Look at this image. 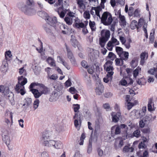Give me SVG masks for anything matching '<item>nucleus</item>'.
<instances>
[{"label": "nucleus", "instance_id": "f257e3e1", "mask_svg": "<svg viewBox=\"0 0 157 157\" xmlns=\"http://www.w3.org/2000/svg\"><path fill=\"white\" fill-rule=\"evenodd\" d=\"M34 2L33 0H27L26 5L21 7V10L24 13L28 15H33L35 14L36 11L34 6Z\"/></svg>", "mask_w": 157, "mask_h": 157}, {"label": "nucleus", "instance_id": "f03ea898", "mask_svg": "<svg viewBox=\"0 0 157 157\" xmlns=\"http://www.w3.org/2000/svg\"><path fill=\"white\" fill-rule=\"evenodd\" d=\"M100 19L101 23L105 25H109L113 20L111 14L108 12H104Z\"/></svg>", "mask_w": 157, "mask_h": 157}, {"label": "nucleus", "instance_id": "7ed1b4c3", "mask_svg": "<svg viewBox=\"0 0 157 157\" xmlns=\"http://www.w3.org/2000/svg\"><path fill=\"white\" fill-rule=\"evenodd\" d=\"M101 34L102 37L100 39L99 43L101 46L103 47L104 46V43L109 40L110 34V31L108 30H102Z\"/></svg>", "mask_w": 157, "mask_h": 157}, {"label": "nucleus", "instance_id": "20e7f679", "mask_svg": "<svg viewBox=\"0 0 157 157\" xmlns=\"http://www.w3.org/2000/svg\"><path fill=\"white\" fill-rule=\"evenodd\" d=\"M116 51L119 57H124V60L127 61L128 58L129 53L128 52L123 51V49L120 47H116Z\"/></svg>", "mask_w": 157, "mask_h": 157}, {"label": "nucleus", "instance_id": "39448f33", "mask_svg": "<svg viewBox=\"0 0 157 157\" xmlns=\"http://www.w3.org/2000/svg\"><path fill=\"white\" fill-rule=\"evenodd\" d=\"M113 61L108 60L103 65L104 70L107 72V74H108L109 73H112L113 75L114 68L113 67Z\"/></svg>", "mask_w": 157, "mask_h": 157}, {"label": "nucleus", "instance_id": "423d86ee", "mask_svg": "<svg viewBox=\"0 0 157 157\" xmlns=\"http://www.w3.org/2000/svg\"><path fill=\"white\" fill-rule=\"evenodd\" d=\"M42 13V14L45 15L46 18L45 19L48 24L53 26L56 25V23L57 22V19L56 17H50L45 12H43Z\"/></svg>", "mask_w": 157, "mask_h": 157}, {"label": "nucleus", "instance_id": "0eeeda50", "mask_svg": "<svg viewBox=\"0 0 157 157\" xmlns=\"http://www.w3.org/2000/svg\"><path fill=\"white\" fill-rule=\"evenodd\" d=\"M27 82V80L26 78L24 77L23 76H21L18 77V83L16 84L15 86H16L17 88L19 86H21L23 88V86Z\"/></svg>", "mask_w": 157, "mask_h": 157}, {"label": "nucleus", "instance_id": "6e6552de", "mask_svg": "<svg viewBox=\"0 0 157 157\" xmlns=\"http://www.w3.org/2000/svg\"><path fill=\"white\" fill-rule=\"evenodd\" d=\"M52 133V132L49 131H46L43 132L41 138V141L43 144L46 142V141H48L49 139V138L51 136Z\"/></svg>", "mask_w": 157, "mask_h": 157}, {"label": "nucleus", "instance_id": "1a4fd4ad", "mask_svg": "<svg viewBox=\"0 0 157 157\" xmlns=\"http://www.w3.org/2000/svg\"><path fill=\"white\" fill-rule=\"evenodd\" d=\"M112 117V121L114 122H117L119 120V118L121 117V113L118 112L117 113L112 112L111 113Z\"/></svg>", "mask_w": 157, "mask_h": 157}, {"label": "nucleus", "instance_id": "9d476101", "mask_svg": "<svg viewBox=\"0 0 157 157\" xmlns=\"http://www.w3.org/2000/svg\"><path fill=\"white\" fill-rule=\"evenodd\" d=\"M23 103L22 106H24V108L26 109L31 105L32 99L31 98L29 97L26 98L23 100Z\"/></svg>", "mask_w": 157, "mask_h": 157}, {"label": "nucleus", "instance_id": "9b49d317", "mask_svg": "<svg viewBox=\"0 0 157 157\" xmlns=\"http://www.w3.org/2000/svg\"><path fill=\"white\" fill-rule=\"evenodd\" d=\"M59 28L62 30V33L64 34H68L70 32V29L66 25L60 24Z\"/></svg>", "mask_w": 157, "mask_h": 157}, {"label": "nucleus", "instance_id": "f8f14e48", "mask_svg": "<svg viewBox=\"0 0 157 157\" xmlns=\"http://www.w3.org/2000/svg\"><path fill=\"white\" fill-rule=\"evenodd\" d=\"M148 54L147 52H142L140 55L141 59L140 64L143 65L145 62V60L147 59L148 57Z\"/></svg>", "mask_w": 157, "mask_h": 157}, {"label": "nucleus", "instance_id": "ddd939ff", "mask_svg": "<svg viewBox=\"0 0 157 157\" xmlns=\"http://www.w3.org/2000/svg\"><path fill=\"white\" fill-rule=\"evenodd\" d=\"M154 105V104L153 102L152 98H149L147 104V109L149 111L151 112L155 110Z\"/></svg>", "mask_w": 157, "mask_h": 157}, {"label": "nucleus", "instance_id": "4468645a", "mask_svg": "<svg viewBox=\"0 0 157 157\" xmlns=\"http://www.w3.org/2000/svg\"><path fill=\"white\" fill-rule=\"evenodd\" d=\"M124 144L123 140L122 139L116 140L114 143V147L116 149H117L122 147Z\"/></svg>", "mask_w": 157, "mask_h": 157}, {"label": "nucleus", "instance_id": "2eb2a0df", "mask_svg": "<svg viewBox=\"0 0 157 157\" xmlns=\"http://www.w3.org/2000/svg\"><path fill=\"white\" fill-rule=\"evenodd\" d=\"M113 73H109L107 74L106 76L103 78L104 82L108 83L109 82H111L113 78Z\"/></svg>", "mask_w": 157, "mask_h": 157}, {"label": "nucleus", "instance_id": "dca6fc26", "mask_svg": "<svg viewBox=\"0 0 157 157\" xmlns=\"http://www.w3.org/2000/svg\"><path fill=\"white\" fill-rule=\"evenodd\" d=\"M41 90L40 91L41 95L43 94H46L49 93L50 91V90L49 88L46 86L44 85L43 84L42 86L40 87Z\"/></svg>", "mask_w": 157, "mask_h": 157}, {"label": "nucleus", "instance_id": "f3484780", "mask_svg": "<svg viewBox=\"0 0 157 157\" xmlns=\"http://www.w3.org/2000/svg\"><path fill=\"white\" fill-rule=\"evenodd\" d=\"M105 134L106 135V136H105V139L106 141L109 142L112 141V140L111 139V136H113V131H111V133L109 132H105Z\"/></svg>", "mask_w": 157, "mask_h": 157}, {"label": "nucleus", "instance_id": "a211bd4d", "mask_svg": "<svg viewBox=\"0 0 157 157\" xmlns=\"http://www.w3.org/2000/svg\"><path fill=\"white\" fill-rule=\"evenodd\" d=\"M124 57H120V59L116 58L115 60V65L117 66H122L124 64Z\"/></svg>", "mask_w": 157, "mask_h": 157}, {"label": "nucleus", "instance_id": "6ab92c4d", "mask_svg": "<svg viewBox=\"0 0 157 157\" xmlns=\"http://www.w3.org/2000/svg\"><path fill=\"white\" fill-rule=\"evenodd\" d=\"M7 99L9 100L12 105H14L15 101L14 98V95L13 93H11L10 94H8L7 96Z\"/></svg>", "mask_w": 157, "mask_h": 157}, {"label": "nucleus", "instance_id": "aec40b11", "mask_svg": "<svg viewBox=\"0 0 157 157\" xmlns=\"http://www.w3.org/2000/svg\"><path fill=\"white\" fill-rule=\"evenodd\" d=\"M15 89L17 93H20L22 95H23L25 93V91L24 90V86H23V88L21 86H19L17 88L16 86H15Z\"/></svg>", "mask_w": 157, "mask_h": 157}, {"label": "nucleus", "instance_id": "412c9836", "mask_svg": "<svg viewBox=\"0 0 157 157\" xmlns=\"http://www.w3.org/2000/svg\"><path fill=\"white\" fill-rule=\"evenodd\" d=\"M31 91L32 92L34 97L36 98H38L41 95V94L40 92H39L37 89H31Z\"/></svg>", "mask_w": 157, "mask_h": 157}, {"label": "nucleus", "instance_id": "4be33fe9", "mask_svg": "<svg viewBox=\"0 0 157 157\" xmlns=\"http://www.w3.org/2000/svg\"><path fill=\"white\" fill-rule=\"evenodd\" d=\"M8 64L6 60H3L2 63V64L1 67V70L3 73L6 71H7L6 67Z\"/></svg>", "mask_w": 157, "mask_h": 157}, {"label": "nucleus", "instance_id": "5701e85b", "mask_svg": "<svg viewBox=\"0 0 157 157\" xmlns=\"http://www.w3.org/2000/svg\"><path fill=\"white\" fill-rule=\"evenodd\" d=\"M74 26L77 28H83L85 27V24L82 22H80L77 20H75L74 24Z\"/></svg>", "mask_w": 157, "mask_h": 157}, {"label": "nucleus", "instance_id": "b1692460", "mask_svg": "<svg viewBox=\"0 0 157 157\" xmlns=\"http://www.w3.org/2000/svg\"><path fill=\"white\" fill-rule=\"evenodd\" d=\"M155 33V29H152L150 33L149 36V43H153L154 41L155 37L154 35Z\"/></svg>", "mask_w": 157, "mask_h": 157}, {"label": "nucleus", "instance_id": "393cba45", "mask_svg": "<svg viewBox=\"0 0 157 157\" xmlns=\"http://www.w3.org/2000/svg\"><path fill=\"white\" fill-rule=\"evenodd\" d=\"M71 42L72 46L75 48H76V47H78V41L73 35L71 36Z\"/></svg>", "mask_w": 157, "mask_h": 157}, {"label": "nucleus", "instance_id": "a878e982", "mask_svg": "<svg viewBox=\"0 0 157 157\" xmlns=\"http://www.w3.org/2000/svg\"><path fill=\"white\" fill-rule=\"evenodd\" d=\"M56 144V141L53 140H49V141H46V142L44 144V145L48 146L51 147L53 146Z\"/></svg>", "mask_w": 157, "mask_h": 157}, {"label": "nucleus", "instance_id": "bb28decb", "mask_svg": "<svg viewBox=\"0 0 157 157\" xmlns=\"http://www.w3.org/2000/svg\"><path fill=\"white\" fill-rule=\"evenodd\" d=\"M137 21L135 20L132 21L130 25V27L132 29H134L136 28L138 29Z\"/></svg>", "mask_w": 157, "mask_h": 157}, {"label": "nucleus", "instance_id": "cd10ccee", "mask_svg": "<svg viewBox=\"0 0 157 157\" xmlns=\"http://www.w3.org/2000/svg\"><path fill=\"white\" fill-rule=\"evenodd\" d=\"M104 87L101 86L100 87L96 88L95 89V92L98 95H101L102 93L103 92Z\"/></svg>", "mask_w": 157, "mask_h": 157}, {"label": "nucleus", "instance_id": "c85d7f7f", "mask_svg": "<svg viewBox=\"0 0 157 157\" xmlns=\"http://www.w3.org/2000/svg\"><path fill=\"white\" fill-rule=\"evenodd\" d=\"M84 0H77V3L79 8L82 9H84L85 8V6L83 2Z\"/></svg>", "mask_w": 157, "mask_h": 157}, {"label": "nucleus", "instance_id": "c756f323", "mask_svg": "<svg viewBox=\"0 0 157 157\" xmlns=\"http://www.w3.org/2000/svg\"><path fill=\"white\" fill-rule=\"evenodd\" d=\"M84 117L86 119H89L90 118L91 114L90 111L88 109H85L84 111Z\"/></svg>", "mask_w": 157, "mask_h": 157}, {"label": "nucleus", "instance_id": "7c9ffc66", "mask_svg": "<svg viewBox=\"0 0 157 157\" xmlns=\"http://www.w3.org/2000/svg\"><path fill=\"white\" fill-rule=\"evenodd\" d=\"M64 20L66 23L68 25H71L72 24L73 18L67 17V15H66Z\"/></svg>", "mask_w": 157, "mask_h": 157}, {"label": "nucleus", "instance_id": "2f4dec72", "mask_svg": "<svg viewBox=\"0 0 157 157\" xmlns=\"http://www.w3.org/2000/svg\"><path fill=\"white\" fill-rule=\"evenodd\" d=\"M147 141V139L145 138V139L143 141H141L139 143L138 145V147L139 149H144L145 148L147 147L146 146L145 144V143Z\"/></svg>", "mask_w": 157, "mask_h": 157}, {"label": "nucleus", "instance_id": "473e14b6", "mask_svg": "<svg viewBox=\"0 0 157 157\" xmlns=\"http://www.w3.org/2000/svg\"><path fill=\"white\" fill-rule=\"evenodd\" d=\"M141 71V68L139 67H137L133 71V75L134 78H136L138 75L139 72Z\"/></svg>", "mask_w": 157, "mask_h": 157}, {"label": "nucleus", "instance_id": "72a5a7b5", "mask_svg": "<svg viewBox=\"0 0 157 157\" xmlns=\"http://www.w3.org/2000/svg\"><path fill=\"white\" fill-rule=\"evenodd\" d=\"M3 140L7 146L10 145V139L9 137L7 135H4Z\"/></svg>", "mask_w": 157, "mask_h": 157}, {"label": "nucleus", "instance_id": "f704fd0d", "mask_svg": "<svg viewBox=\"0 0 157 157\" xmlns=\"http://www.w3.org/2000/svg\"><path fill=\"white\" fill-rule=\"evenodd\" d=\"M63 145L60 141H56V144L54 145V147L56 149H60L63 147Z\"/></svg>", "mask_w": 157, "mask_h": 157}, {"label": "nucleus", "instance_id": "c9c22d12", "mask_svg": "<svg viewBox=\"0 0 157 157\" xmlns=\"http://www.w3.org/2000/svg\"><path fill=\"white\" fill-rule=\"evenodd\" d=\"M130 66L132 68H134L137 65V61L136 58H134L130 63Z\"/></svg>", "mask_w": 157, "mask_h": 157}, {"label": "nucleus", "instance_id": "e433bc0d", "mask_svg": "<svg viewBox=\"0 0 157 157\" xmlns=\"http://www.w3.org/2000/svg\"><path fill=\"white\" fill-rule=\"evenodd\" d=\"M65 45L66 47L68 58L69 59L71 57H73L74 56L73 55L72 52L71 51V50L69 49V48L68 47V46H67L66 44H65Z\"/></svg>", "mask_w": 157, "mask_h": 157}, {"label": "nucleus", "instance_id": "4c0bfd02", "mask_svg": "<svg viewBox=\"0 0 157 157\" xmlns=\"http://www.w3.org/2000/svg\"><path fill=\"white\" fill-rule=\"evenodd\" d=\"M146 81L145 79L143 77H141L140 78H138L136 80V82L139 85H144Z\"/></svg>", "mask_w": 157, "mask_h": 157}, {"label": "nucleus", "instance_id": "58836bf2", "mask_svg": "<svg viewBox=\"0 0 157 157\" xmlns=\"http://www.w3.org/2000/svg\"><path fill=\"white\" fill-rule=\"evenodd\" d=\"M147 24L146 23H144V25L143 26V30L144 32L145 36L146 38H148V35L147 34Z\"/></svg>", "mask_w": 157, "mask_h": 157}, {"label": "nucleus", "instance_id": "ea45409f", "mask_svg": "<svg viewBox=\"0 0 157 157\" xmlns=\"http://www.w3.org/2000/svg\"><path fill=\"white\" fill-rule=\"evenodd\" d=\"M40 103V101L39 99H36L33 102V108L34 109H36L38 107Z\"/></svg>", "mask_w": 157, "mask_h": 157}, {"label": "nucleus", "instance_id": "a19ab883", "mask_svg": "<svg viewBox=\"0 0 157 157\" xmlns=\"http://www.w3.org/2000/svg\"><path fill=\"white\" fill-rule=\"evenodd\" d=\"M134 136L137 138L140 137V132L139 130H136L134 131L133 133Z\"/></svg>", "mask_w": 157, "mask_h": 157}, {"label": "nucleus", "instance_id": "79ce46f5", "mask_svg": "<svg viewBox=\"0 0 157 157\" xmlns=\"http://www.w3.org/2000/svg\"><path fill=\"white\" fill-rule=\"evenodd\" d=\"M102 10V9L101 8L100 6H98L95 9V14L98 17L100 18H101V16L100 15L99 13Z\"/></svg>", "mask_w": 157, "mask_h": 157}, {"label": "nucleus", "instance_id": "37998d69", "mask_svg": "<svg viewBox=\"0 0 157 157\" xmlns=\"http://www.w3.org/2000/svg\"><path fill=\"white\" fill-rule=\"evenodd\" d=\"M148 72L151 75H154L157 72V68L154 67L153 69H151L148 70Z\"/></svg>", "mask_w": 157, "mask_h": 157}, {"label": "nucleus", "instance_id": "c03bdc74", "mask_svg": "<svg viewBox=\"0 0 157 157\" xmlns=\"http://www.w3.org/2000/svg\"><path fill=\"white\" fill-rule=\"evenodd\" d=\"M73 107L75 112H77L78 111L80 108V106L78 104H74L73 105Z\"/></svg>", "mask_w": 157, "mask_h": 157}, {"label": "nucleus", "instance_id": "a18cd8bd", "mask_svg": "<svg viewBox=\"0 0 157 157\" xmlns=\"http://www.w3.org/2000/svg\"><path fill=\"white\" fill-rule=\"evenodd\" d=\"M89 25L92 31H95V28L94 27L95 25V22L94 21H90Z\"/></svg>", "mask_w": 157, "mask_h": 157}, {"label": "nucleus", "instance_id": "49530a36", "mask_svg": "<svg viewBox=\"0 0 157 157\" xmlns=\"http://www.w3.org/2000/svg\"><path fill=\"white\" fill-rule=\"evenodd\" d=\"M108 57L109 58H112L111 60H113L116 58V56L112 52H109Z\"/></svg>", "mask_w": 157, "mask_h": 157}, {"label": "nucleus", "instance_id": "de8ad7c7", "mask_svg": "<svg viewBox=\"0 0 157 157\" xmlns=\"http://www.w3.org/2000/svg\"><path fill=\"white\" fill-rule=\"evenodd\" d=\"M84 17L86 19H89L90 17V15L89 11H86L83 13Z\"/></svg>", "mask_w": 157, "mask_h": 157}, {"label": "nucleus", "instance_id": "09e8293b", "mask_svg": "<svg viewBox=\"0 0 157 157\" xmlns=\"http://www.w3.org/2000/svg\"><path fill=\"white\" fill-rule=\"evenodd\" d=\"M57 12L59 15L60 17L61 18H63L64 17L66 13V12H64L63 11L60 12L59 10H58Z\"/></svg>", "mask_w": 157, "mask_h": 157}, {"label": "nucleus", "instance_id": "8fccbe9b", "mask_svg": "<svg viewBox=\"0 0 157 157\" xmlns=\"http://www.w3.org/2000/svg\"><path fill=\"white\" fill-rule=\"evenodd\" d=\"M33 71L35 74L36 75L39 74L40 71L38 69V67L36 66H35V67L33 68Z\"/></svg>", "mask_w": 157, "mask_h": 157}, {"label": "nucleus", "instance_id": "3c124183", "mask_svg": "<svg viewBox=\"0 0 157 157\" xmlns=\"http://www.w3.org/2000/svg\"><path fill=\"white\" fill-rule=\"evenodd\" d=\"M139 115V117L140 118H141L142 117H143L145 115V113H144L143 112H142L141 110H138L136 112Z\"/></svg>", "mask_w": 157, "mask_h": 157}, {"label": "nucleus", "instance_id": "603ef678", "mask_svg": "<svg viewBox=\"0 0 157 157\" xmlns=\"http://www.w3.org/2000/svg\"><path fill=\"white\" fill-rule=\"evenodd\" d=\"M92 150V145L91 142H89V145L88 147L87 152L88 153H90Z\"/></svg>", "mask_w": 157, "mask_h": 157}, {"label": "nucleus", "instance_id": "864d4df0", "mask_svg": "<svg viewBox=\"0 0 157 157\" xmlns=\"http://www.w3.org/2000/svg\"><path fill=\"white\" fill-rule=\"evenodd\" d=\"M81 64V65L85 68H87L88 67L87 63L85 60H83L82 61Z\"/></svg>", "mask_w": 157, "mask_h": 157}, {"label": "nucleus", "instance_id": "5fc2aeb1", "mask_svg": "<svg viewBox=\"0 0 157 157\" xmlns=\"http://www.w3.org/2000/svg\"><path fill=\"white\" fill-rule=\"evenodd\" d=\"M144 21V19L143 18H140L138 21V25L139 27H141L143 25V23Z\"/></svg>", "mask_w": 157, "mask_h": 157}, {"label": "nucleus", "instance_id": "6e6d98bb", "mask_svg": "<svg viewBox=\"0 0 157 157\" xmlns=\"http://www.w3.org/2000/svg\"><path fill=\"white\" fill-rule=\"evenodd\" d=\"M111 41L112 42L113 44H114L116 45H118L119 44V41H118L116 38H112Z\"/></svg>", "mask_w": 157, "mask_h": 157}, {"label": "nucleus", "instance_id": "4d7b16f0", "mask_svg": "<svg viewBox=\"0 0 157 157\" xmlns=\"http://www.w3.org/2000/svg\"><path fill=\"white\" fill-rule=\"evenodd\" d=\"M120 84H121V85L124 86H126L128 84V82L125 79H122L120 82Z\"/></svg>", "mask_w": 157, "mask_h": 157}, {"label": "nucleus", "instance_id": "13d9d810", "mask_svg": "<svg viewBox=\"0 0 157 157\" xmlns=\"http://www.w3.org/2000/svg\"><path fill=\"white\" fill-rule=\"evenodd\" d=\"M103 106L104 109H106L107 110H111V109L109 104L105 103L104 104Z\"/></svg>", "mask_w": 157, "mask_h": 157}, {"label": "nucleus", "instance_id": "bf43d9fd", "mask_svg": "<svg viewBox=\"0 0 157 157\" xmlns=\"http://www.w3.org/2000/svg\"><path fill=\"white\" fill-rule=\"evenodd\" d=\"M134 17H138L140 16V11L138 9H136L133 14Z\"/></svg>", "mask_w": 157, "mask_h": 157}, {"label": "nucleus", "instance_id": "052dcab7", "mask_svg": "<svg viewBox=\"0 0 157 157\" xmlns=\"http://www.w3.org/2000/svg\"><path fill=\"white\" fill-rule=\"evenodd\" d=\"M142 132L144 133H148L150 132V129L148 128H144L141 130Z\"/></svg>", "mask_w": 157, "mask_h": 157}, {"label": "nucleus", "instance_id": "680f3d73", "mask_svg": "<svg viewBox=\"0 0 157 157\" xmlns=\"http://www.w3.org/2000/svg\"><path fill=\"white\" fill-rule=\"evenodd\" d=\"M71 83L69 79L65 83V86L67 87L71 86Z\"/></svg>", "mask_w": 157, "mask_h": 157}, {"label": "nucleus", "instance_id": "e2e57ef3", "mask_svg": "<svg viewBox=\"0 0 157 157\" xmlns=\"http://www.w3.org/2000/svg\"><path fill=\"white\" fill-rule=\"evenodd\" d=\"M49 78L51 79L55 80H56L58 78V76L57 75L53 74L51 76L49 77Z\"/></svg>", "mask_w": 157, "mask_h": 157}, {"label": "nucleus", "instance_id": "0e129e2a", "mask_svg": "<svg viewBox=\"0 0 157 157\" xmlns=\"http://www.w3.org/2000/svg\"><path fill=\"white\" fill-rule=\"evenodd\" d=\"M69 59L72 64L75 65L76 64L75 59L74 56L71 57L70 58H69Z\"/></svg>", "mask_w": 157, "mask_h": 157}, {"label": "nucleus", "instance_id": "69168bd1", "mask_svg": "<svg viewBox=\"0 0 157 157\" xmlns=\"http://www.w3.org/2000/svg\"><path fill=\"white\" fill-rule=\"evenodd\" d=\"M121 132V130L120 127L117 126L115 129V134H119Z\"/></svg>", "mask_w": 157, "mask_h": 157}, {"label": "nucleus", "instance_id": "338daca9", "mask_svg": "<svg viewBox=\"0 0 157 157\" xmlns=\"http://www.w3.org/2000/svg\"><path fill=\"white\" fill-rule=\"evenodd\" d=\"M97 151L99 156H101L103 155V150H102L100 148H98V149Z\"/></svg>", "mask_w": 157, "mask_h": 157}, {"label": "nucleus", "instance_id": "774afa93", "mask_svg": "<svg viewBox=\"0 0 157 157\" xmlns=\"http://www.w3.org/2000/svg\"><path fill=\"white\" fill-rule=\"evenodd\" d=\"M148 153L147 151H145L143 154V156H140V157H148Z\"/></svg>", "mask_w": 157, "mask_h": 157}]
</instances>
